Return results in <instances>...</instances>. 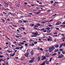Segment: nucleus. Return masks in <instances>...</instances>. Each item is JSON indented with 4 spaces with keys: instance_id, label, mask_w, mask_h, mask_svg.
<instances>
[{
    "instance_id": "nucleus-1",
    "label": "nucleus",
    "mask_w": 65,
    "mask_h": 65,
    "mask_svg": "<svg viewBox=\"0 0 65 65\" xmlns=\"http://www.w3.org/2000/svg\"><path fill=\"white\" fill-rule=\"evenodd\" d=\"M55 49V47L54 46H52L51 47L49 48V52L50 53H51L52 52V51H53Z\"/></svg>"
},
{
    "instance_id": "nucleus-2",
    "label": "nucleus",
    "mask_w": 65,
    "mask_h": 65,
    "mask_svg": "<svg viewBox=\"0 0 65 65\" xmlns=\"http://www.w3.org/2000/svg\"><path fill=\"white\" fill-rule=\"evenodd\" d=\"M29 55V53L28 52L26 53V54H24V56H25L26 58H28Z\"/></svg>"
},
{
    "instance_id": "nucleus-3",
    "label": "nucleus",
    "mask_w": 65,
    "mask_h": 65,
    "mask_svg": "<svg viewBox=\"0 0 65 65\" xmlns=\"http://www.w3.org/2000/svg\"><path fill=\"white\" fill-rule=\"evenodd\" d=\"M32 34H34V35H37V34H38V33L36 32L34 33H32Z\"/></svg>"
},
{
    "instance_id": "nucleus-4",
    "label": "nucleus",
    "mask_w": 65,
    "mask_h": 65,
    "mask_svg": "<svg viewBox=\"0 0 65 65\" xmlns=\"http://www.w3.org/2000/svg\"><path fill=\"white\" fill-rule=\"evenodd\" d=\"M46 59V57L45 56H44L43 58H42L41 59V61H43L44 60H45Z\"/></svg>"
},
{
    "instance_id": "nucleus-5",
    "label": "nucleus",
    "mask_w": 65,
    "mask_h": 65,
    "mask_svg": "<svg viewBox=\"0 0 65 65\" xmlns=\"http://www.w3.org/2000/svg\"><path fill=\"white\" fill-rule=\"evenodd\" d=\"M30 54L31 55H32V56H33V51L32 50V51L30 53Z\"/></svg>"
},
{
    "instance_id": "nucleus-6",
    "label": "nucleus",
    "mask_w": 65,
    "mask_h": 65,
    "mask_svg": "<svg viewBox=\"0 0 65 65\" xmlns=\"http://www.w3.org/2000/svg\"><path fill=\"white\" fill-rule=\"evenodd\" d=\"M59 46V45H55V47L56 48H58Z\"/></svg>"
},
{
    "instance_id": "nucleus-7",
    "label": "nucleus",
    "mask_w": 65,
    "mask_h": 65,
    "mask_svg": "<svg viewBox=\"0 0 65 65\" xmlns=\"http://www.w3.org/2000/svg\"><path fill=\"white\" fill-rule=\"evenodd\" d=\"M40 58L39 57H38V61H40Z\"/></svg>"
},
{
    "instance_id": "nucleus-8",
    "label": "nucleus",
    "mask_w": 65,
    "mask_h": 65,
    "mask_svg": "<svg viewBox=\"0 0 65 65\" xmlns=\"http://www.w3.org/2000/svg\"><path fill=\"white\" fill-rule=\"evenodd\" d=\"M4 57L3 55H0V58H4Z\"/></svg>"
},
{
    "instance_id": "nucleus-9",
    "label": "nucleus",
    "mask_w": 65,
    "mask_h": 65,
    "mask_svg": "<svg viewBox=\"0 0 65 65\" xmlns=\"http://www.w3.org/2000/svg\"><path fill=\"white\" fill-rule=\"evenodd\" d=\"M62 56L61 55L59 56L58 57V58L61 59V58H62Z\"/></svg>"
},
{
    "instance_id": "nucleus-10",
    "label": "nucleus",
    "mask_w": 65,
    "mask_h": 65,
    "mask_svg": "<svg viewBox=\"0 0 65 65\" xmlns=\"http://www.w3.org/2000/svg\"><path fill=\"white\" fill-rule=\"evenodd\" d=\"M20 43L21 44H24V43L23 42H20Z\"/></svg>"
},
{
    "instance_id": "nucleus-11",
    "label": "nucleus",
    "mask_w": 65,
    "mask_h": 65,
    "mask_svg": "<svg viewBox=\"0 0 65 65\" xmlns=\"http://www.w3.org/2000/svg\"><path fill=\"white\" fill-rule=\"evenodd\" d=\"M20 28L21 29H23V30H25V28L23 27H20Z\"/></svg>"
},
{
    "instance_id": "nucleus-12",
    "label": "nucleus",
    "mask_w": 65,
    "mask_h": 65,
    "mask_svg": "<svg viewBox=\"0 0 65 65\" xmlns=\"http://www.w3.org/2000/svg\"><path fill=\"white\" fill-rule=\"evenodd\" d=\"M32 46H33L34 45V44L33 42L31 43Z\"/></svg>"
},
{
    "instance_id": "nucleus-13",
    "label": "nucleus",
    "mask_w": 65,
    "mask_h": 65,
    "mask_svg": "<svg viewBox=\"0 0 65 65\" xmlns=\"http://www.w3.org/2000/svg\"><path fill=\"white\" fill-rule=\"evenodd\" d=\"M49 38V39H51V40H52V37H50V36H49L48 37Z\"/></svg>"
},
{
    "instance_id": "nucleus-14",
    "label": "nucleus",
    "mask_w": 65,
    "mask_h": 65,
    "mask_svg": "<svg viewBox=\"0 0 65 65\" xmlns=\"http://www.w3.org/2000/svg\"><path fill=\"white\" fill-rule=\"evenodd\" d=\"M31 37H37V36L35 35H32L31 36Z\"/></svg>"
},
{
    "instance_id": "nucleus-15",
    "label": "nucleus",
    "mask_w": 65,
    "mask_h": 65,
    "mask_svg": "<svg viewBox=\"0 0 65 65\" xmlns=\"http://www.w3.org/2000/svg\"><path fill=\"white\" fill-rule=\"evenodd\" d=\"M63 46V44H61L59 47V48H61Z\"/></svg>"
},
{
    "instance_id": "nucleus-16",
    "label": "nucleus",
    "mask_w": 65,
    "mask_h": 65,
    "mask_svg": "<svg viewBox=\"0 0 65 65\" xmlns=\"http://www.w3.org/2000/svg\"><path fill=\"white\" fill-rule=\"evenodd\" d=\"M36 25H37V26H40V24H36Z\"/></svg>"
},
{
    "instance_id": "nucleus-17",
    "label": "nucleus",
    "mask_w": 65,
    "mask_h": 65,
    "mask_svg": "<svg viewBox=\"0 0 65 65\" xmlns=\"http://www.w3.org/2000/svg\"><path fill=\"white\" fill-rule=\"evenodd\" d=\"M63 39L65 40V37H63L61 39L62 40H63Z\"/></svg>"
},
{
    "instance_id": "nucleus-18",
    "label": "nucleus",
    "mask_w": 65,
    "mask_h": 65,
    "mask_svg": "<svg viewBox=\"0 0 65 65\" xmlns=\"http://www.w3.org/2000/svg\"><path fill=\"white\" fill-rule=\"evenodd\" d=\"M2 21L3 22H5V21L4 20V19H2Z\"/></svg>"
},
{
    "instance_id": "nucleus-19",
    "label": "nucleus",
    "mask_w": 65,
    "mask_h": 65,
    "mask_svg": "<svg viewBox=\"0 0 65 65\" xmlns=\"http://www.w3.org/2000/svg\"><path fill=\"white\" fill-rule=\"evenodd\" d=\"M15 36V37L17 38H20V37H19L17 35H16Z\"/></svg>"
},
{
    "instance_id": "nucleus-20",
    "label": "nucleus",
    "mask_w": 65,
    "mask_h": 65,
    "mask_svg": "<svg viewBox=\"0 0 65 65\" xmlns=\"http://www.w3.org/2000/svg\"><path fill=\"white\" fill-rule=\"evenodd\" d=\"M45 30V29L44 28H43L42 29H41V31H43H43H44V30Z\"/></svg>"
},
{
    "instance_id": "nucleus-21",
    "label": "nucleus",
    "mask_w": 65,
    "mask_h": 65,
    "mask_svg": "<svg viewBox=\"0 0 65 65\" xmlns=\"http://www.w3.org/2000/svg\"><path fill=\"white\" fill-rule=\"evenodd\" d=\"M56 53H54V54H53V55H52V56H56Z\"/></svg>"
},
{
    "instance_id": "nucleus-22",
    "label": "nucleus",
    "mask_w": 65,
    "mask_h": 65,
    "mask_svg": "<svg viewBox=\"0 0 65 65\" xmlns=\"http://www.w3.org/2000/svg\"><path fill=\"white\" fill-rule=\"evenodd\" d=\"M60 55L62 56V58H63V57H64V55H63V54H61Z\"/></svg>"
},
{
    "instance_id": "nucleus-23",
    "label": "nucleus",
    "mask_w": 65,
    "mask_h": 65,
    "mask_svg": "<svg viewBox=\"0 0 65 65\" xmlns=\"http://www.w3.org/2000/svg\"><path fill=\"white\" fill-rule=\"evenodd\" d=\"M3 13L4 14H6V15L7 14V13H6L4 12H3Z\"/></svg>"
},
{
    "instance_id": "nucleus-24",
    "label": "nucleus",
    "mask_w": 65,
    "mask_h": 65,
    "mask_svg": "<svg viewBox=\"0 0 65 65\" xmlns=\"http://www.w3.org/2000/svg\"><path fill=\"white\" fill-rule=\"evenodd\" d=\"M33 60H31L30 61H29V63H33Z\"/></svg>"
},
{
    "instance_id": "nucleus-25",
    "label": "nucleus",
    "mask_w": 65,
    "mask_h": 65,
    "mask_svg": "<svg viewBox=\"0 0 65 65\" xmlns=\"http://www.w3.org/2000/svg\"><path fill=\"white\" fill-rule=\"evenodd\" d=\"M40 50L41 51H43V50L42 48H40Z\"/></svg>"
},
{
    "instance_id": "nucleus-26",
    "label": "nucleus",
    "mask_w": 65,
    "mask_h": 65,
    "mask_svg": "<svg viewBox=\"0 0 65 65\" xmlns=\"http://www.w3.org/2000/svg\"><path fill=\"white\" fill-rule=\"evenodd\" d=\"M15 49L16 50H19L20 49L19 48V47H16L15 48Z\"/></svg>"
},
{
    "instance_id": "nucleus-27",
    "label": "nucleus",
    "mask_w": 65,
    "mask_h": 65,
    "mask_svg": "<svg viewBox=\"0 0 65 65\" xmlns=\"http://www.w3.org/2000/svg\"><path fill=\"white\" fill-rule=\"evenodd\" d=\"M34 44H37V41L35 42H34Z\"/></svg>"
},
{
    "instance_id": "nucleus-28",
    "label": "nucleus",
    "mask_w": 65,
    "mask_h": 65,
    "mask_svg": "<svg viewBox=\"0 0 65 65\" xmlns=\"http://www.w3.org/2000/svg\"><path fill=\"white\" fill-rule=\"evenodd\" d=\"M61 52H62L63 50L62 49H61L59 50Z\"/></svg>"
},
{
    "instance_id": "nucleus-29",
    "label": "nucleus",
    "mask_w": 65,
    "mask_h": 65,
    "mask_svg": "<svg viewBox=\"0 0 65 65\" xmlns=\"http://www.w3.org/2000/svg\"><path fill=\"white\" fill-rule=\"evenodd\" d=\"M36 27H39V26L37 25H35L34 26V28H36Z\"/></svg>"
},
{
    "instance_id": "nucleus-30",
    "label": "nucleus",
    "mask_w": 65,
    "mask_h": 65,
    "mask_svg": "<svg viewBox=\"0 0 65 65\" xmlns=\"http://www.w3.org/2000/svg\"><path fill=\"white\" fill-rule=\"evenodd\" d=\"M51 31L49 30H47V32H50Z\"/></svg>"
},
{
    "instance_id": "nucleus-31",
    "label": "nucleus",
    "mask_w": 65,
    "mask_h": 65,
    "mask_svg": "<svg viewBox=\"0 0 65 65\" xmlns=\"http://www.w3.org/2000/svg\"><path fill=\"white\" fill-rule=\"evenodd\" d=\"M60 54H61V52H59L58 53V54L59 55H60Z\"/></svg>"
},
{
    "instance_id": "nucleus-32",
    "label": "nucleus",
    "mask_w": 65,
    "mask_h": 65,
    "mask_svg": "<svg viewBox=\"0 0 65 65\" xmlns=\"http://www.w3.org/2000/svg\"><path fill=\"white\" fill-rule=\"evenodd\" d=\"M58 22L59 25H60V24H61V23L62 22H59V21Z\"/></svg>"
},
{
    "instance_id": "nucleus-33",
    "label": "nucleus",
    "mask_w": 65,
    "mask_h": 65,
    "mask_svg": "<svg viewBox=\"0 0 65 65\" xmlns=\"http://www.w3.org/2000/svg\"><path fill=\"white\" fill-rule=\"evenodd\" d=\"M7 52L8 53H11V51H8Z\"/></svg>"
},
{
    "instance_id": "nucleus-34",
    "label": "nucleus",
    "mask_w": 65,
    "mask_h": 65,
    "mask_svg": "<svg viewBox=\"0 0 65 65\" xmlns=\"http://www.w3.org/2000/svg\"><path fill=\"white\" fill-rule=\"evenodd\" d=\"M48 61H46V64H48Z\"/></svg>"
},
{
    "instance_id": "nucleus-35",
    "label": "nucleus",
    "mask_w": 65,
    "mask_h": 65,
    "mask_svg": "<svg viewBox=\"0 0 65 65\" xmlns=\"http://www.w3.org/2000/svg\"><path fill=\"white\" fill-rule=\"evenodd\" d=\"M62 53L64 55L65 54V52L64 51H63L62 52Z\"/></svg>"
},
{
    "instance_id": "nucleus-36",
    "label": "nucleus",
    "mask_w": 65,
    "mask_h": 65,
    "mask_svg": "<svg viewBox=\"0 0 65 65\" xmlns=\"http://www.w3.org/2000/svg\"><path fill=\"white\" fill-rule=\"evenodd\" d=\"M57 33L56 32H55L53 33V34H54V35H57Z\"/></svg>"
},
{
    "instance_id": "nucleus-37",
    "label": "nucleus",
    "mask_w": 65,
    "mask_h": 65,
    "mask_svg": "<svg viewBox=\"0 0 65 65\" xmlns=\"http://www.w3.org/2000/svg\"><path fill=\"white\" fill-rule=\"evenodd\" d=\"M18 45L19 46H22V45H20V44H18Z\"/></svg>"
},
{
    "instance_id": "nucleus-38",
    "label": "nucleus",
    "mask_w": 65,
    "mask_h": 65,
    "mask_svg": "<svg viewBox=\"0 0 65 65\" xmlns=\"http://www.w3.org/2000/svg\"><path fill=\"white\" fill-rule=\"evenodd\" d=\"M56 25H59V23H57L56 24Z\"/></svg>"
},
{
    "instance_id": "nucleus-39",
    "label": "nucleus",
    "mask_w": 65,
    "mask_h": 65,
    "mask_svg": "<svg viewBox=\"0 0 65 65\" xmlns=\"http://www.w3.org/2000/svg\"><path fill=\"white\" fill-rule=\"evenodd\" d=\"M56 15H57V14H55L52 15V17H54V16H55Z\"/></svg>"
},
{
    "instance_id": "nucleus-40",
    "label": "nucleus",
    "mask_w": 65,
    "mask_h": 65,
    "mask_svg": "<svg viewBox=\"0 0 65 65\" xmlns=\"http://www.w3.org/2000/svg\"><path fill=\"white\" fill-rule=\"evenodd\" d=\"M46 57H48V55H47V54H46L45 55Z\"/></svg>"
},
{
    "instance_id": "nucleus-41",
    "label": "nucleus",
    "mask_w": 65,
    "mask_h": 65,
    "mask_svg": "<svg viewBox=\"0 0 65 65\" xmlns=\"http://www.w3.org/2000/svg\"><path fill=\"white\" fill-rule=\"evenodd\" d=\"M23 33L24 34H25V35H26V34H27V33H26V32H24Z\"/></svg>"
},
{
    "instance_id": "nucleus-42",
    "label": "nucleus",
    "mask_w": 65,
    "mask_h": 65,
    "mask_svg": "<svg viewBox=\"0 0 65 65\" xmlns=\"http://www.w3.org/2000/svg\"><path fill=\"white\" fill-rule=\"evenodd\" d=\"M24 4H25V5H27V4H27V3L26 2H25Z\"/></svg>"
},
{
    "instance_id": "nucleus-43",
    "label": "nucleus",
    "mask_w": 65,
    "mask_h": 65,
    "mask_svg": "<svg viewBox=\"0 0 65 65\" xmlns=\"http://www.w3.org/2000/svg\"><path fill=\"white\" fill-rule=\"evenodd\" d=\"M52 58H50V62H51V61H52Z\"/></svg>"
},
{
    "instance_id": "nucleus-44",
    "label": "nucleus",
    "mask_w": 65,
    "mask_h": 65,
    "mask_svg": "<svg viewBox=\"0 0 65 65\" xmlns=\"http://www.w3.org/2000/svg\"><path fill=\"white\" fill-rule=\"evenodd\" d=\"M38 50H39V51H40V47H38Z\"/></svg>"
},
{
    "instance_id": "nucleus-45",
    "label": "nucleus",
    "mask_w": 65,
    "mask_h": 65,
    "mask_svg": "<svg viewBox=\"0 0 65 65\" xmlns=\"http://www.w3.org/2000/svg\"><path fill=\"white\" fill-rule=\"evenodd\" d=\"M19 37H23V36H22V35H20V36H19Z\"/></svg>"
},
{
    "instance_id": "nucleus-46",
    "label": "nucleus",
    "mask_w": 65,
    "mask_h": 65,
    "mask_svg": "<svg viewBox=\"0 0 65 65\" xmlns=\"http://www.w3.org/2000/svg\"><path fill=\"white\" fill-rule=\"evenodd\" d=\"M5 5H6V6H8V4L6 3H5Z\"/></svg>"
},
{
    "instance_id": "nucleus-47",
    "label": "nucleus",
    "mask_w": 65,
    "mask_h": 65,
    "mask_svg": "<svg viewBox=\"0 0 65 65\" xmlns=\"http://www.w3.org/2000/svg\"><path fill=\"white\" fill-rule=\"evenodd\" d=\"M41 23H42V24H45V23H46V22H41Z\"/></svg>"
},
{
    "instance_id": "nucleus-48",
    "label": "nucleus",
    "mask_w": 65,
    "mask_h": 65,
    "mask_svg": "<svg viewBox=\"0 0 65 65\" xmlns=\"http://www.w3.org/2000/svg\"><path fill=\"white\" fill-rule=\"evenodd\" d=\"M50 11H51V10H48L46 11V12H50Z\"/></svg>"
},
{
    "instance_id": "nucleus-49",
    "label": "nucleus",
    "mask_w": 65,
    "mask_h": 65,
    "mask_svg": "<svg viewBox=\"0 0 65 65\" xmlns=\"http://www.w3.org/2000/svg\"><path fill=\"white\" fill-rule=\"evenodd\" d=\"M0 54L1 55H2V52L1 51L0 52Z\"/></svg>"
},
{
    "instance_id": "nucleus-50",
    "label": "nucleus",
    "mask_w": 65,
    "mask_h": 65,
    "mask_svg": "<svg viewBox=\"0 0 65 65\" xmlns=\"http://www.w3.org/2000/svg\"><path fill=\"white\" fill-rule=\"evenodd\" d=\"M19 23H22V21L21 20H20L19 21Z\"/></svg>"
},
{
    "instance_id": "nucleus-51",
    "label": "nucleus",
    "mask_w": 65,
    "mask_h": 65,
    "mask_svg": "<svg viewBox=\"0 0 65 65\" xmlns=\"http://www.w3.org/2000/svg\"><path fill=\"white\" fill-rule=\"evenodd\" d=\"M47 40L48 41H50V40H51V39H50V38H48L47 39Z\"/></svg>"
},
{
    "instance_id": "nucleus-52",
    "label": "nucleus",
    "mask_w": 65,
    "mask_h": 65,
    "mask_svg": "<svg viewBox=\"0 0 65 65\" xmlns=\"http://www.w3.org/2000/svg\"><path fill=\"white\" fill-rule=\"evenodd\" d=\"M59 52V50H57L56 51H55V52Z\"/></svg>"
},
{
    "instance_id": "nucleus-53",
    "label": "nucleus",
    "mask_w": 65,
    "mask_h": 65,
    "mask_svg": "<svg viewBox=\"0 0 65 65\" xmlns=\"http://www.w3.org/2000/svg\"><path fill=\"white\" fill-rule=\"evenodd\" d=\"M24 23H26V22H27V21H23Z\"/></svg>"
},
{
    "instance_id": "nucleus-54",
    "label": "nucleus",
    "mask_w": 65,
    "mask_h": 65,
    "mask_svg": "<svg viewBox=\"0 0 65 65\" xmlns=\"http://www.w3.org/2000/svg\"><path fill=\"white\" fill-rule=\"evenodd\" d=\"M25 46H28V44H25Z\"/></svg>"
},
{
    "instance_id": "nucleus-55",
    "label": "nucleus",
    "mask_w": 65,
    "mask_h": 65,
    "mask_svg": "<svg viewBox=\"0 0 65 65\" xmlns=\"http://www.w3.org/2000/svg\"><path fill=\"white\" fill-rule=\"evenodd\" d=\"M56 30H59V28H56Z\"/></svg>"
},
{
    "instance_id": "nucleus-56",
    "label": "nucleus",
    "mask_w": 65,
    "mask_h": 65,
    "mask_svg": "<svg viewBox=\"0 0 65 65\" xmlns=\"http://www.w3.org/2000/svg\"><path fill=\"white\" fill-rule=\"evenodd\" d=\"M16 34L17 35H19V36H20V35L19 34L17 33Z\"/></svg>"
},
{
    "instance_id": "nucleus-57",
    "label": "nucleus",
    "mask_w": 65,
    "mask_h": 65,
    "mask_svg": "<svg viewBox=\"0 0 65 65\" xmlns=\"http://www.w3.org/2000/svg\"><path fill=\"white\" fill-rule=\"evenodd\" d=\"M7 20L8 21H11L9 19H7Z\"/></svg>"
},
{
    "instance_id": "nucleus-58",
    "label": "nucleus",
    "mask_w": 65,
    "mask_h": 65,
    "mask_svg": "<svg viewBox=\"0 0 65 65\" xmlns=\"http://www.w3.org/2000/svg\"><path fill=\"white\" fill-rule=\"evenodd\" d=\"M43 32H46V30H44V31H43Z\"/></svg>"
},
{
    "instance_id": "nucleus-59",
    "label": "nucleus",
    "mask_w": 65,
    "mask_h": 65,
    "mask_svg": "<svg viewBox=\"0 0 65 65\" xmlns=\"http://www.w3.org/2000/svg\"><path fill=\"white\" fill-rule=\"evenodd\" d=\"M9 57H7V59L8 60H9Z\"/></svg>"
},
{
    "instance_id": "nucleus-60",
    "label": "nucleus",
    "mask_w": 65,
    "mask_h": 65,
    "mask_svg": "<svg viewBox=\"0 0 65 65\" xmlns=\"http://www.w3.org/2000/svg\"><path fill=\"white\" fill-rule=\"evenodd\" d=\"M50 28H47V30H49V29H50Z\"/></svg>"
},
{
    "instance_id": "nucleus-61",
    "label": "nucleus",
    "mask_w": 65,
    "mask_h": 65,
    "mask_svg": "<svg viewBox=\"0 0 65 65\" xmlns=\"http://www.w3.org/2000/svg\"><path fill=\"white\" fill-rule=\"evenodd\" d=\"M51 3H54V2L53 1H52L51 2Z\"/></svg>"
},
{
    "instance_id": "nucleus-62",
    "label": "nucleus",
    "mask_w": 65,
    "mask_h": 65,
    "mask_svg": "<svg viewBox=\"0 0 65 65\" xmlns=\"http://www.w3.org/2000/svg\"><path fill=\"white\" fill-rule=\"evenodd\" d=\"M16 43H17L15 42H13V43H14V44H16Z\"/></svg>"
},
{
    "instance_id": "nucleus-63",
    "label": "nucleus",
    "mask_w": 65,
    "mask_h": 65,
    "mask_svg": "<svg viewBox=\"0 0 65 65\" xmlns=\"http://www.w3.org/2000/svg\"><path fill=\"white\" fill-rule=\"evenodd\" d=\"M30 41H33V40L32 39H30Z\"/></svg>"
},
{
    "instance_id": "nucleus-64",
    "label": "nucleus",
    "mask_w": 65,
    "mask_h": 65,
    "mask_svg": "<svg viewBox=\"0 0 65 65\" xmlns=\"http://www.w3.org/2000/svg\"><path fill=\"white\" fill-rule=\"evenodd\" d=\"M62 36H63V37L64 36V34H62Z\"/></svg>"
}]
</instances>
